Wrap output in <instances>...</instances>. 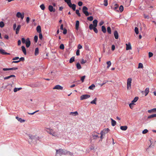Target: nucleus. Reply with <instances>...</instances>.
<instances>
[{"label": "nucleus", "instance_id": "nucleus-1", "mask_svg": "<svg viewBox=\"0 0 156 156\" xmlns=\"http://www.w3.org/2000/svg\"><path fill=\"white\" fill-rule=\"evenodd\" d=\"M44 130L52 136L56 137H58L59 134L58 131H55L53 129L48 128H45Z\"/></svg>", "mask_w": 156, "mask_h": 156}, {"label": "nucleus", "instance_id": "nucleus-2", "mask_svg": "<svg viewBox=\"0 0 156 156\" xmlns=\"http://www.w3.org/2000/svg\"><path fill=\"white\" fill-rule=\"evenodd\" d=\"M56 155L59 154L60 155L66 154L67 153V151L65 149H60L59 150H56Z\"/></svg>", "mask_w": 156, "mask_h": 156}, {"label": "nucleus", "instance_id": "nucleus-3", "mask_svg": "<svg viewBox=\"0 0 156 156\" xmlns=\"http://www.w3.org/2000/svg\"><path fill=\"white\" fill-rule=\"evenodd\" d=\"M99 134L96 132H93L92 133V136L90 137L91 140H96L99 137L98 134Z\"/></svg>", "mask_w": 156, "mask_h": 156}, {"label": "nucleus", "instance_id": "nucleus-4", "mask_svg": "<svg viewBox=\"0 0 156 156\" xmlns=\"http://www.w3.org/2000/svg\"><path fill=\"white\" fill-rule=\"evenodd\" d=\"M132 79L131 78H129L127 80V88L128 90L131 89V83H132Z\"/></svg>", "mask_w": 156, "mask_h": 156}, {"label": "nucleus", "instance_id": "nucleus-5", "mask_svg": "<svg viewBox=\"0 0 156 156\" xmlns=\"http://www.w3.org/2000/svg\"><path fill=\"white\" fill-rule=\"evenodd\" d=\"M88 8L85 6H83L82 9V11L85 14L86 16H88L89 14L91 15V13L89 14L87 11Z\"/></svg>", "mask_w": 156, "mask_h": 156}, {"label": "nucleus", "instance_id": "nucleus-6", "mask_svg": "<svg viewBox=\"0 0 156 156\" xmlns=\"http://www.w3.org/2000/svg\"><path fill=\"white\" fill-rule=\"evenodd\" d=\"M96 27H93L92 24H90L89 26V28L90 30H91L93 29L94 32L96 33H97L98 32V30Z\"/></svg>", "mask_w": 156, "mask_h": 156}, {"label": "nucleus", "instance_id": "nucleus-7", "mask_svg": "<svg viewBox=\"0 0 156 156\" xmlns=\"http://www.w3.org/2000/svg\"><path fill=\"white\" fill-rule=\"evenodd\" d=\"M24 13H21V12H17L16 14V16L19 18H21L22 20L23 19L24 17Z\"/></svg>", "mask_w": 156, "mask_h": 156}, {"label": "nucleus", "instance_id": "nucleus-8", "mask_svg": "<svg viewBox=\"0 0 156 156\" xmlns=\"http://www.w3.org/2000/svg\"><path fill=\"white\" fill-rule=\"evenodd\" d=\"M90 97V96L88 94H84L80 96V100H82L85 99H86L89 98Z\"/></svg>", "mask_w": 156, "mask_h": 156}, {"label": "nucleus", "instance_id": "nucleus-9", "mask_svg": "<svg viewBox=\"0 0 156 156\" xmlns=\"http://www.w3.org/2000/svg\"><path fill=\"white\" fill-rule=\"evenodd\" d=\"M110 131L109 129L108 128H106L104 129L103 130L101 131L100 133L101 134H103V135H105V134L108 133Z\"/></svg>", "mask_w": 156, "mask_h": 156}, {"label": "nucleus", "instance_id": "nucleus-10", "mask_svg": "<svg viewBox=\"0 0 156 156\" xmlns=\"http://www.w3.org/2000/svg\"><path fill=\"white\" fill-rule=\"evenodd\" d=\"M29 137L31 139L33 140H38L39 139L38 137L32 135H29Z\"/></svg>", "mask_w": 156, "mask_h": 156}, {"label": "nucleus", "instance_id": "nucleus-11", "mask_svg": "<svg viewBox=\"0 0 156 156\" xmlns=\"http://www.w3.org/2000/svg\"><path fill=\"white\" fill-rule=\"evenodd\" d=\"M18 69V68L17 67H13L10 68H4L2 69V70L4 71H8L10 70H16Z\"/></svg>", "mask_w": 156, "mask_h": 156}, {"label": "nucleus", "instance_id": "nucleus-12", "mask_svg": "<svg viewBox=\"0 0 156 156\" xmlns=\"http://www.w3.org/2000/svg\"><path fill=\"white\" fill-rule=\"evenodd\" d=\"M63 87L60 85H57L55 86L53 88V89H57L62 90Z\"/></svg>", "mask_w": 156, "mask_h": 156}, {"label": "nucleus", "instance_id": "nucleus-13", "mask_svg": "<svg viewBox=\"0 0 156 156\" xmlns=\"http://www.w3.org/2000/svg\"><path fill=\"white\" fill-rule=\"evenodd\" d=\"M25 44L26 45V46L27 48H28L30 46V41L29 38H27V39L26 41Z\"/></svg>", "mask_w": 156, "mask_h": 156}, {"label": "nucleus", "instance_id": "nucleus-14", "mask_svg": "<svg viewBox=\"0 0 156 156\" xmlns=\"http://www.w3.org/2000/svg\"><path fill=\"white\" fill-rule=\"evenodd\" d=\"M149 92V88H147L144 91H142V93L143 94H144L145 96H146L148 94Z\"/></svg>", "mask_w": 156, "mask_h": 156}, {"label": "nucleus", "instance_id": "nucleus-15", "mask_svg": "<svg viewBox=\"0 0 156 156\" xmlns=\"http://www.w3.org/2000/svg\"><path fill=\"white\" fill-rule=\"evenodd\" d=\"M48 9L50 12H55V9H54L52 6L51 5H49L48 6Z\"/></svg>", "mask_w": 156, "mask_h": 156}, {"label": "nucleus", "instance_id": "nucleus-16", "mask_svg": "<svg viewBox=\"0 0 156 156\" xmlns=\"http://www.w3.org/2000/svg\"><path fill=\"white\" fill-rule=\"evenodd\" d=\"M126 50H131L132 49V47L131 45V44L130 43H129L128 44H126Z\"/></svg>", "mask_w": 156, "mask_h": 156}, {"label": "nucleus", "instance_id": "nucleus-17", "mask_svg": "<svg viewBox=\"0 0 156 156\" xmlns=\"http://www.w3.org/2000/svg\"><path fill=\"white\" fill-rule=\"evenodd\" d=\"M69 6L70 8H71L73 11L76 10V5L75 4H72L71 3L70 5H69Z\"/></svg>", "mask_w": 156, "mask_h": 156}, {"label": "nucleus", "instance_id": "nucleus-18", "mask_svg": "<svg viewBox=\"0 0 156 156\" xmlns=\"http://www.w3.org/2000/svg\"><path fill=\"white\" fill-rule=\"evenodd\" d=\"M80 22L79 21L77 20L76 21V23L75 25V28L76 30H78L79 28Z\"/></svg>", "mask_w": 156, "mask_h": 156}, {"label": "nucleus", "instance_id": "nucleus-19", "mask_svg": "<svg viewBox=\"0 0 156 156\" xmlns=\"http://www.w3.org/2000/svg\"><path fill=\"white\" fill-rule=\"evenodd\" d=\"M16 119L20 122H24L25 121V120L22 119L21 118H20L18 116L16 117Z\"/></svg>", "mask_w": 156, "mask_h": 156}, {"label": "nucleus", "instance_id": "nucleus-20", "mask_svg": "<svg viewBox=\"0 0 156 156\" xmlns=\"http://www.w3.org/2000/svg\"><path fill=\"white\" fill-rule=\"evenodd\" d=\"M148 112L149 113H153L156 112V108H154L151 110H148Z\"/></svg>", "mask_w": 156, "mask_h": 156}, {"label": "nucleus", "instance_id": "nucleus-21", "mask_svg": "<svg viewBox=\"0 0 156 156\" xmlns=\"http://www.w3.org/2000/svg\"><path fill=\"white\" fill-rule=\"evenodd\" d=\"M114 35L116 39H118L119 37V35L117 31L116 30L114 32Z\"/></svg>", "mask_w": 156, "mask_h": 156}, {"label": "nucleus", "instance_id": "nucleus-22", "mask_svg": "<svg viewBox=\"0 0 156 156\" xmlns=\"http://www.w3.org/2000/svg\"><path fill=\"white\" fill-rule=\"evenodd\" d=\"M36 30H37V32L38 33H41V27L40 26L38 25L37 27V28H36Z\"/></svg>", "mask_w": 156, "mask_h": 156}, {"label": "nucleus", "instance_id": "nucleus-23", "mask_svg": "<svg viewBox=\"0 0 156 156\" xmlns=\"http://www.w3.org/2000/svg\"><path fill=\"white\" fill-rule=\"evenodd\" d=\"M21 28V26L20 25H18L16 29V34H18L19 32L20 29Z\"/></svg>", "mask_w": 156, "mask_h": 156}, {"label": "nucleus", "instance_id": "nucleus-24", "mask_svg": "<svg viewBox=\"0 0 156 156\" xmlns=\"http://www.w3.org/2000/svg\"><path fill=\"white\" fill-rule=\"evenodd\" d=\"M21 48H22V51L23 52V53L25 55H26V54H27L26 51V48H25V47L23 46H22L21 47Z\"/></svg>", "mask_w": 156, "mask_h": 156}, {"label": "nucleus", "instance_id": "nucleus-25", "mask_svg": "<svg viewBox=\"0 0 156 156\" xmlns=\"http://www.w3.org/2000/svg\"><path fill=\"white\" fill-rule=\"evenodd\" d=\"M12 77H15V76L14 75H12L9 76L5 77H4V78L5 80L8 79H9V78Z\"/></svg>", "mask_w": 156, "mask_h": 156}, {"label": "nucleus", "instance_id": "nucleus-26", "mask_svg": "<svg viewBox=\"0 0 156 156\" xmlns=\"http://www.w3.org/2000/svg\"><path fill=\"white\" fill-rule=\"evenodd\" d=\"M127 129V126H122L120 127V129L122 130L125 131Z\"/></svg>", "mask_w": 156, "mask_h": 156}, {"label": "nucleus", "instance_id": "nucleus-27", "mask_svg": "<svg viewBox=\"0 0 156 156\" xmlns=\"http://www.w3.org/2000/svg\"><path fill=\"white\" fill-rule=\"evenodd\" d=\"M111 120L112 126H115L116 124V122L112 118L111 119Z\"/></svg>", "mask_w": 156, "mask_h": 156}, {"label": "nucleus", "instance_id": "nucleus-28", "mask_svg": "<svg viewBox=\"0 0 156 156\" xmlns=\"http://www.w3.org/2000/svg\"><path fill=\"white\" fill-rule=\"evenodd\" d=\"M93 27H97V23H98L97 20H94L93 21Z\"/></svg>", "mask_w": 156, "mask_h": 156}, {"label": "nucleus", "instance_id": "nucleus-29", "mask_svg": "<svg viewBox=\"0 0 156 156\" xmlns=\"http://www.w3.org/2000/svg\"><path fill=\"white\" fill-rule=\"evenodd\" d=\"M39 54V49L38 48H35V55H37Z\"/></svg>", "mask_w": 156, "mask_h": 156}, {"label": "nucleus", "instance_id": "nucleus-30", "mask_svg": "<svg viewBox=\"0 0 156 156\" xmlns=\"http://www.w3.org/2000/svg\"><path fill=\"white\" fill-rule=\"evenodd\" d=\"M95 87V85L94 84H93L89 87L88 89L90 90H93Z\"/></svg>", "mask_w": 156, "mask_h": 156}, {"label": "nucleus", "instance_id": "nucleus-31", "mask_svg": "<svg viewBox=\"0 0 156 156\" xmlns=\"http://www.w3.org/2000/svg\"><path fill=\"white\" fill-rule=\"evenodd\" d=\"M97 98H96L92 101H91L90 103L91 104H95V105H96V101H97Z\"/></svg>", "mask_w": 156, "mask_h": 156}, {"label": "nucleus", "instance_id": "nucleus-32", "mask_svg": "<svg viewBox=\"0 0 156 156\" xmlns=\"http://www.w3.org/2000/svg\"><path fill=\"white\" fill-rule=\"evenodd\" d=\"M101 30L102 32L104 33H105L106 32V29L105 27L104 26H102Z\"/></svg>", "mask_w": 156, "mask_h": 156}, {"label": "nucleus", "instance_id": "nucleus-33", "mask_svg": "<svg viewBox=\"0 0 156 156\" xmlns=\"http://www.w3.org/2000/svg\"><path fill=\"white\" fill-rule=\"evenodd\" d=\"M64 1L66 3L68 6L72 3L71 0H64Z\"/></svg>", "mask_w": 156, "mask_h": 156}, {"label": "nucleus", "instance_id": "nucleus-34", "mask_svg": "<svg viewBox=\"0 0 156 156\" xmlns=\"http://www.w3.org/2000/svg\"><path fill=\"white\" fill-rule=\"evenodd\" d=\"M138 99V97H135L133 100L132 101V103H133L136 102Z\"/></svg>", "mask_w": 156, "mask_h": 156}, {"label": "nucleus", "instance_id": "nucleus-35", "mask_svg": "<svg viewBox=\"0 0 156 156\" xmlns=\"http://www.w3.org/2000/svg\"><path fill=\"white\" fill-rule=\"evenodd\" d=\"M156 117V114H154L148 116V119H151L152 118Z\"/></svg>", "mask_w": 156, "mask_h": 156}, {"label": "nucleus", "instance_id": "nucleus-36", "mask_svg": "<svg viewBox=\"0 0 156 156\" xmlns=\"http://www.w3.org/2000/svg\"><path fill=\"white\" fill-rule=\"evenodd\" d=\"M70 114L72 115H73L76 116L78 115V113L77 111H76L74 112H71L70 113Z\"/></svg>", "mask_w": 156, "mask_h": 156}, {"label": "nucleus", "instance_id": "nucleus-37", "mask_svg": "<svg viewBox=\"0 0 156 156\" xmlns=\"http://www.w3.org/2000/svg\"><path fill=\"white\" fill-rule=\"evenodd\" d=\"M22 88L20 87V88H15L14 89V92H16L17 91L21 89H22Z\"/></svg>", "mask_w": 156, "mask_h": 156}, {"label": "nucleus", "instance_id": "nucleus-38", "mask_svg": "<svg viewBox=\"0 0 156 156\" xmlns=\"http://www.w3.org/2000/svg\"><path fill=\"white\" fill-rule=\"evenodd\" d=\"M77 68L78 69H80L81 68V67L79 63H77L76 64Z\"/></svg>", "mask_w": 156, "mask_h": 156}, {"label": "nucleus", "instance_id": "nucleus-39", "mask_svg": "<svg viewBox=\"0 0 156 156\" xmlns=\"http://www.w3.org/2000/svg\"><path fill=\"white\" fill-rule=\"evenodd\" d=\"M75 57H72L69 60V63H72L74 61Z\"/></svg>", "mask_w": 156, "mask_h": 156}, {"label": "nucleus", "instance_id": "nucleus-40", "mask_svg": "<svg viewBox=\"0 0 156 156\" xmlns=\"http://www.w3.org/2000/svg\"><path fill=\"white\" fill-rule=\"evenodd\" d=\"M107 32L109 34H111V28L110 27H107Z\"/></svg>", "mask_w": 156, "mask_h": 156}, {"label": "nucleus", "instance_id": "nucleus-41", "mask_svg": "<svg viewBox=\"0 0 156 156\" xmlns=\"http://www.w3.org/2000/svg\"><path fill=\"white\" fill-rule=\"evenodd\" d=\"M40 7L42 10H44L45 9V6L43 4L41 5Z\"/></svg>", "mask_w": 156, "mask_h": 156}, {"label": "nucleus", "instance_id": "nucleus-42", "mask_svg": "<svg viewBox=\"0 0 156 156\" xmlns=\"http://www.w3.org/2000/svg\"><path fill=\"white\" fill-rule=\"evenodd\" d=\"M5 50L2 49H0V53L3 55H5Z\"/></svg>", "mask_w": 156, "mask_h": 156}, {"label": "nucleus", "instance_id": "nucleus-43", "mask_svg": "<svg viewBox=\"0 0 156 156\" xmlns=\"http://www.w3.org/2000/svg\"><path fill=\"white\" fill-rule=\"evenodd\" d=\"M119 10L121 12H122L123 10V7L122 5H121L119 8Z\"/></svg>", "mask_w": 156, "mask_h": 156}, {"label": "nucleus", "instance_id": "nucleus-44", "mask_svg": "<svg viewBox=\"0 0 156 156\" xmlns=\"http://www.w3.org/2000/svg\"><path fill=\"white\" fill-rule=\"evenodd\" d=\"M143 67V64L142 63H140L138 65V68H142Z\"/></svg>", "mask_w": 156, "mask_h": 156}, {"label": "nucleus", "instance_id": "nucleus-45", "mask_svg": "<svg viewBox=\"0 0 156 156\" xmlns=\"http://www.w3.org/2000/svg\"><path fill=\"white\" fill-rule=\"evenodd\" d=\"M135 32L136 34L139 33L138 29L137 27H135L134 29Z\"/></svg>", "mask_w": 156, "mask_h": 156}, {"label": "nucleus", "instance_id": "nucleus-46", "mask_svg": "<svg viewBox=\"0 0 156 156\" xmlns=\"http://www.w3.org/2000/svg\"><path fill=\"white\" fill-rule=\"evenodd\" d=\"M75 10H76V13L78 15V16L80 17L81 16V15L79 12V11L78 9H76Z\"/></svg>", "mask_w": 156, "mask_h": 156}, {"label": "nucleus", "instance_id": "nucleus-47", "mask_svg": "<svg viewBox=\"0 0 156 156\" xmlns=\"http://www.w3.org/2000/svg\"><path fill=\"white\" fill-rule=\"evenodd\" d=\"M104 5L105 6H107L108 5V0H104Z\"/></svg>", "mask_w": 156, "mask_h": 156}, {"label": "nucleus", "instance_id": "nucleus-48", "mask_svg": "<svg viewBox=\"0 0 156 156\" xmlns=\"http://www.w3.org/2000/svg\"><path fill=\"white\" fill-rule=\"evenodd\" d=\"M87 19L88 20L91 21L93 20V16H90V17H88L87 18Z\"/></svg>", "mask_w": 156, "mask_h": 156}, {"label": "nucleus", "instance_id": "nucleus-49", "mask_svg": "<svg viewBox=\"0 0 156 156\" xmlns=\"http://www.w3.org/2000/svg\"><path fill=\"white\" fill-rule=\"evenodd\" d=\"M4 26V24L3 22H0V27L1 28L3 27Z\"/></svg>", "mask_w": 156, "mask_h": 156}, {"label": "nucleus", "instance_id": "nucleus-50", "mask_svg": "<svg viewBox=\"0 0 156 156\" xmlns=\"http://www.w3.org/2000/svg\"><path fill=\"white\" fill-rule=\"evenodd\" d=\"M107 64L108 65L107 68H109L111 65V63L110 61L107 62Z\"/></svg>", "mask_w": 156, "mask_h": 156}, {"label": "nucleus", "instance_id": "nucleus-51", "mask_svg": "<svg viewBox=\"0 0 156 156\" xmlns=\"http://www.w3.org/2000/svg\"><path fill=\"white\" fill-rule=\"evenodd\" d=\"M59 48L62 50L64 49V46L63 44H60Z\"/></svg>", "mask_w": 156, "mask_h": 156}, {"label": "nucleus", "instance_id": "nucleus-52", "mask_svg": "<svg viewBox=\"0 0 156 156\" xmlns=\"http://www.w3.org/2000/svg\"><path fill=\"white\" fill-rule=\"evenodd\" d=\"M87 62L86 60H84L83 59H81V63L82 64H83Z\"/></svg>", "mask_w": 156, "mask_h": 156}, {"label": "nucleus", "instance_id": "nucleus-53", "mask_svg": "<svg viewBox=\"0 0 156 156\" xmlns=\"http://www.w3.org/2000/svg\"><path fill=\"white\" fill-rule=\"evenodd\" d=\"M38 40V36L37 35L34 37V41L36 43H37Z\"/></svg>", "mask_w": 156, "mask_h": 156}, {"label": "nucleus", "instance_id": "nucleus-54", "mask_svg": "<svg viewBox=\"0 0 156 156\" xmlns=\"http://www.w3.org/2000/svg\"><path fill=\"white\" fill-rule=\"evenodd\" d=\"M148 131L147 129H145L142 131V133L144 134H146L148 132Z\"/></svg>", "mask_w": 156, "mask_h": 156}, {"label": "nucleus", "instance_id": "nucleus-55", "mask_svg": "<svg viewBox=\"0 0 156 156\" xmlns=\"http://www.w3.org/2000/svg\"><path fill=\"white\" fill-rule=\"evenodd\" d=\"M134 104H134V103H131L129 104V106L130 108L132 109H133V105Z\"/></svg>", "mask_w": 156, "mask_h": 156}, {"label": "nucleus", "instance_id": "nucleus-56", "mask_svg": "<svg viewBox=\"0 0 156 156\" xmlns=\"http://www.w3.org/2000/svg\"><path fill=\"white\" fill-rule=\"evenodd\" d=\"M39 38L40 39L42 40L43 38V36L41 33H39Z\"/></svg>", "mask_w": 156, "mask_h": 156}, {"label": "nucleus", "instance_id": "nucleus-57", "mask_svg": "<svg viewBox=\"0 0 156 156\" xmlns=\"http://www.w3.org/2000/svg\"><path fill=\"white\" fill-rule=\"evenodd\" d=\"M85 78V76H82L81 78V80L82 82H83L84 81V80Z\"/></svg>", "mask_w": 156, "mask_h": 156}, {"label": "nucleus", "instance_id": "nucleus-58", "mask_svg": "<svg viewBox=\"0 0 156 156\" xmlns=\"http://www.w3.org/2000/svg\"><path fill=\"white\" fill-rule=\"evenodd\" d=\"M149 58L152 57L153 55V53L152 52H149Z\"/></svg>", "mask_w": 156, "mask_h": 156}, {"label": "nucleus", "instance_id": "nucleus-59", "mask_svg": "<svg viewBox=\"0 0 156 156\" xmlns=\"http://www.w3.org/2000/svg\"><path fill=\"white\" fill-rule=\"evenodd\" d=\"M38 111H39V110H37V111H35L33 112H32V113L27 112V113L29 115H33L34 114V113H36V112H37Z\"/></svg>", "mask_w": 156, "mask_h": 156}, {"label": "nucleus", "instance_id": "nucleus-60", "mask_svg": "<svg viewBox=\"0 0 156 156\" xmlns=\"http://www.w3.org/2000/svg\"><path fill=\"white\" fill-rule=\"evenodd\" d=\"M83 5V2L81 1H79L78 2V5L79 6H81Z\"/></svg>", "mask_w": 156, "mask_h": 156}, {"label": "nucleus", "instance_id": "nucleus-61", "mask_svg": "<svg viewBox=\"0 0 156 156\" xmlns=\"http://www.w3.org/2000/svg\"><path fill=\"white\" fill-rule=\"evenodd\" d=\"M21 41H22V43H23V44L25 43L26 41L25 40L24 38H22L21 39Z\"/></svg>", "mask_w": 156, "mask_h": 156}, {"label": "nucleus", "instance_id": "nucleus-62", "mask_svg": "<svg viewBox=\"0 0 156 156\" xmlns=\"http://www.w3.org/2000/svg\"><path fill=\"white\" fill-rule=\"evenodd\" d=\"M144 17L145 18L148 19L149 18V16L148 15H147L146 14H144Z\"/></svg>", "mask_w": 156, "mask_h": 156}, {"label": "nucleus", "instance_id": "nucleus-63", "mask_svg": "<svg viewBox=\"0 0 156 156\" xmlns=\"http://www.w3.org/2000/svg\"><path fill=\"white\" fill-rule=\"evenodd\" d=\"M80 50L79 49H78L76 53V55L77 56H78L80 55Z\"/></svg>", "mask_w": 156, "mask_h": 156}, {"label": "nucleus", "instance_id": "nucleus-64", "mask_svg": "<svg viewBox=\"0 0 156 156\" xmlns=\"http://www.w3.org/2000/svg\"><path fill=\"white\" fill-rule=\"evenodd\" d=\"M67 30L65 28L63 30V34H66L67 33Z\"/></svg>", "mask_w": 156, "mask_h": 156}]
</instances>
